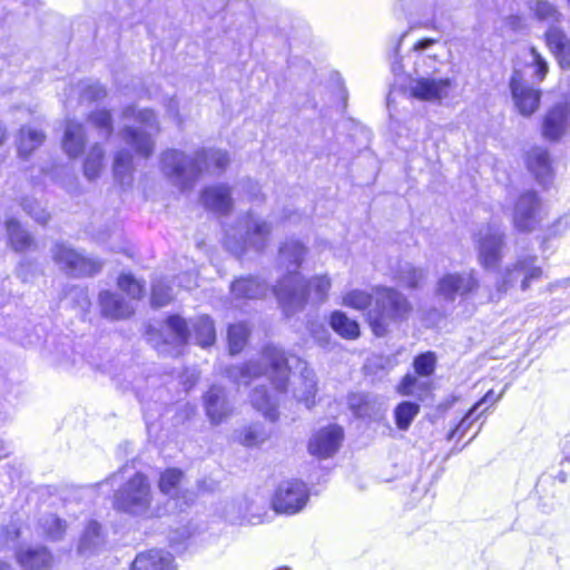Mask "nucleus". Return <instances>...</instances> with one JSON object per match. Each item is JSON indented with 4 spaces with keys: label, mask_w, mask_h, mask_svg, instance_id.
Masks as SVG:
<instances>
[{
    "label": "nucleus",
    "mask_w": 570,
    "mask_h": 570,
    "mask_svg": "<svg viewBox=\"0 0 570 570\" xmlns=\"http://www.w3.org/2000/svg\"><path fill=\"white\" fill-rule=\"evenodd\" d=\"M307 252V247L294 238L279 245L276 263L282 275L273 286V293L286 315L304 309L312 292L317 303L327 299L331 278L326 274L307 278L301 273Z\"/></svg>",
    "instance_id": "obj_1"
},
{
    "label": "nucleus",
    "mask_w": 570,
    "mask_h": 570,
    "mask_svg": "<svg viewBox=\"0 0 570 570\" xmlns=\"http://www.w3.org/2000/svg\"><path fill=\"white\" fill-rule=\"evenodd\" d=\"M229 164L226 150L202 147L193 155L177 148H167L159 156V168L164 177L180 191L195 187L203 171L214 166L225 170Z\"/></svg>",
    "instance_id": "obj_2"
},
{
    "label": "nucleus",
    "mask_w": 570,
    "mask_h": 570,
    "mask_svg": "<svg viewBox=\"0 0 570 570\" xmlns=\"http://www.w3.org/2000/svg\"><path fill=\"white\" fill-rule=\"evenodd\" d=\"M261 375H266L275 390L279 392L286 390L289 366L285 352L277 345L272 343L265 344L259 360H250L226 368V376L238 385H248Z\"/></svg>",
    "instance_id": "obj_3"
},
{
    "label": "nucleus",
    "mask_w": 570,
    "mask_h": 570,
    "mask_svg": "<svg viewBox=\"0 0 570 570\" xmlns=\"http://www.w3.org/2000/svg\"><path fill=\"white\" fill-rule=\"evenodd\" d=\"M112 3L114 18L105 17L100 19L95 29V38L104 42L105 40L118 42L119 30L131 28L144 23L149 33H154L151 28V17L158 11V4L153 0H110Z\"/></svg>",
    "instance_id": "obj_4"
},
{
    "label": "nucleus",
    "mask_w": 570,
    "mask_h": 570,
    "mask_svg": "<svg viewBox=\"0 0 570 570\" xmlns=\"http://www.w3.org/2000/svg\"><path fill=\"white\" fill-rule=\"evenodd\" d=\"M411 311L412 304L403 293L393 287H377L374 304L367 311V322L376 337H384L391 325L406 320Z\"/></svg>",
    "instance_id": "obj_5"
},
{
    "label": "nucleus",
    "mask_w": 570,
    "mask_h": 570,
    "mask_svg": "<svg viewBox=\"0 0 570 570\" xmlns=\"http://www.w3.org/2000/svg\"><path fill=\"white\" fill-rule=\"evenodd\" d=\"M543 269L539 264V257L534 254H520L515 261L499 269L494 287L490 294V301H500L510 289L519 287L527 292L533 282L542 277Z\"/></svg>",
    "instance_id": "obj_6"
},
{
    "label": "nucleus",
    "mask_w": 570,
    "mask_h": 570,
    "mask_svg": "<svg viewBox=\"0 0 570 570\" xmlns=\"http://www.w3.org/2000/svg\"><path fill=\"white\" fill-rule=\"evenodd\" d=\"M124 117H134L142 126H124L120 130L124 142L137 155L149 158L155 150L153 131L159 130L156 114L148 108L136 110V107L130 105L124 109Z\"/></svg>",
    "instance_id": "obj_7"
},
{
    "label": "nucleus",
    "mask_w": 570,
    "mask_h": 570,
    "mask_svg": "<svg viewBox=\"0 0 570 570\" xmlns=\"http://www.w3.org/2000/svg\"><path fill=\"white\" fill-rule=\"evenodd\" d=\"M271 233V223L256 218L252 213H248L244 218L239 235L227 234L224 245L238 258H242L248 252L261 254L267 247Z\"/></svg>",
    "instance_id": "obj_8"
},
{
    "label": "nucleus",
    "mask_w": 570,
    "mask_h": 570,
    "mask_svg": "<svg viewBox=\"0 0 570 570\" xmlns=\"http://www.w3.org/2000/svg\"><path fill=\"white\" fill-rule=\"evenodd\" d=\"M151 501L148 478L136 472L115 492L114 507L117 511L129 515L145 517L150 512Z\"/></svg>",
    "instance_id": "obj_9"
},
{
    "label": "nucleus",
    "mask_w": 570,
    "mask_h": 570,
    "mask_svg": "<svg viewBox=\"0 0 570 570\" xmlns=\"http://www.w3.org/2000/svg\"><path fill=\"white\" fill-rule=\"evenodd\" d=\"M50 252L55 264L71 277L95 276L104 266L102 261L86 256L65 242H56Z\"/></svg>",
    "instance_id": "obj_10"
},
{
    "label": "nucleus",
    "mask_w": 570,
    "mask_h": 570,
    "mask_svg": "<svg viewBox=\"0 0 570 570\" xmlns=\"http://www.w3.org/2000/svg\"><path fill=\"white\" fill-rule=\"evenodd\" d=\"M308 485L298 479L281 481L274 490L271 507L277 514L294 515L304 510L309 501Z\"/></svg>",
    "instance_id": "obj_11"
},
{
    "label": "nucleus",
    "mask_w": 570,
    "mask_h": 570,
    "mask_svg": "<svg viewBox=\"0 0 570 570\" xmlns=\"http://www.w3.org/2000/svg\"><path fill=\"white\" fill-rule=\"evenodd\" d=\"M507 234L503 227L490 223L484 230L475 235L478 262L485 271L491 272L499 267L503 259Z\"/></svg>",
    "instance_id": "obj_12"
},
{
    "label": "nucleus",
    "mask_w": 570,
    "mask_h": 570,
    "mask_svg": "<svg viewBox=\"0 0 570 570\" xmlns=\"http://www.w3.org/2000/svg\"><path fill=\"white\" fill-rule=\"evenodd\" d=\"M166 336L160 332L148 331V341L159 354H170L173 346L181 347L188 343L190 328L185 318L177 314L169 315L166 321Z\"/></svg>",
    "instance_id": "obj_13"
},
{
    "label": "nucleus",
    "mask_w": 570,
    "mask_h": 570,
    "mask_svg": "<svg viewBox=\"0 0 570 570\" xmlns=\"http://www.w3.org/2000/svg\"><path fill=\"white\" fill-rule=\"evenodd\" d=\"M480 287L475 269L445 273L436 283V293L446 302H454L458 296L466 297Z\"/></svg>",
    "instance_id": "obj_14"
},
{
    "label": "nucleus",
    "mask_w": 570,
    "mask_h": 570,
    "mask_svg": "<svg viewBox=\"0 0 570 570\" xmlns=\"http://www.w3.org/2000/svg\"><path fill=\"white\" fill-rule=\"evenodd\" d=\"M454 85V79L449 76L414 77L410 81V92L417 100L441 104L449 98Z\"/></svg>",
    "instance_id": "obj_15"
},
{
    "label": "nucleus",
    "mask_w": 570,
    "mask_h": 570,
    "mask_svg": "<svg viewBox=\"0 0 570 570\" xmlns=\"http://www.w3.org/2000/svg\"><path fill=\"white\" fill-rule=\"evenodd\" d=\"M438 42L439 40L435 38H423L413 45V73L415 77L441 76V69L445 63L433 51Z\"/></svg>",
    "instance_id": "obj_16"
},
{
    "label": "nucleus",
    "mask_w": 570,
    "mask_h": 570,
    "mask_svg": "<svg viewBox=\"0 0 570 570\" xmlns=\"http://www.w3.org/2000/svg\"><path fill=\"white\" fill-rule=\"evenodd\" d=\"M509 87L514 105L521 115L531 116L539 108L541 90L527 83L523 80L521 71L513 70Z\"/></svg>",
    "instance_id": "obj_17"
},
{
    "label": "nucleus",
    "mask_w": 570,
    "mask_h": 570,
    "mask_svg": "<svg viewBox=\"0 0 570 570\" xmlns=\"http://www.w3.org/2000/svg\"><path fill=\"white\" fill-rule=\"evenodd\" d=\"M343 439L344 430L336 424H330L309 438L308 452L318 459L331 458L340 450Z\"/></svg>",
    "instance_id": "obj_18"
},
{
    "label": "nucleus",
    "mask_w": 570,
    "mask_h": 570,
    "mask_svg": "<svg viewBox=\"0 0 570 570\" xmlns=\"http://www.w3.org/2000/svg\"><path fill=\"white\" fill-rule=\"evenodd\" d=\"M540 205L541 200L535 191L528 190L520 195L513 209V225L519 232L534 228Z\"/></svg>",
    "instance_id": "obj_19"
},
{
    "label": "nucleus",
    "mask_w": 570,
    "mask_h": 570,
    "mask_svg": "<svg viewBox=\"0 0 570 570\" xmlns=\"http://www.w3.org/2000/svg\"><path fill=\"white\" fill-rule=\"evenodd\" d=\"M570 127V105L558 102L546 114L542 121V135L549 140H559Z\"/></svg>",
    "instance_id": "obj_20"
},
{
    "label": "nucleus",
    "mask_w": 570,
    "mask_h": 570,
    "mask_svg": "<svg viewBox=\"0 0 570 570\" xmlns=\"http://www.w3.org/2000/svg\"><path fill=\"white\" fill-rule=\"evenodd\" d=\"M184 478V472L178 468H167L159 475L158 488L159 491L169 497L177 498L179 510L183 511L185 507H189L194 501V493L179 489V484Z\"/></svg>",
    "instance_id": "obj_21"
},
{
    "label": "nucleus",
    "mask_w": 570,
    "mask_h": 570,
    "mask_svg": "<svg viewBox=\"0 0 570 570\" xmlns=\"http://www.w3.org/2000/svg\"><path fill=\"white\" fill-rule=\"evenodd\" d=\"M527 168L533 175L537 183L547 186L552 181L553 170L550 153L547 148L534 146L527 153Z\"/></svg>",
    "instance_id": "obj_22"
},
{
    "label": "nucleus",
    "mask_w": 570,
    "mask_h": 570,
    "mask_svg": "<svg viewBox=\"0 0 570 570\" xmlns=\"http://www.w3.org/2000/svg\"><path fill=\"white\" fill-rule=\"evenodd\" d=\"M200 200L205 208L218 214H228L234 206L232 189L225 184L205 187Z\"/></svg>",
    "instance_id": "obj_23"
},
{
    "label": "nucleus",
    "mask_w": 570,
    "mask_h": 570,
    "mask_svg": "<svg viewBox=\"0 0 570 570\" xmlns=\"http://www.w3.org/2000/svg\"><path fill=\"white\" fill-rule=\"evenodd\" d=\"M206 415L213 424H219L232 412L226 391L222 386L213 385L204 394Z\"/></svg>",
    "instance_id": "obj_24"
},
{
    "label": "nucleus",
    "mask_w": 570,
    "mask_h": 570,
    "mask_svg": "<svg viewBox=\"0 0 570 570\" xmlns=\"http://www.w3.org/2000/svg\"><path fill=\"white\" fill-rule=\"evenodd\" d=\"M445 4L444 0H399L394 8V13L399 18L409 20L410 17L421 14L426 8L433 7L434 13L431 21L432 28L435 30H443V23L436 19V11L441 10Z\"/></svg>",
    "instance_id": "obj_25"
},
{
    "label": "nucleus",
    "mask_w": 570,
    "mask_h": 570,
    "mask_svg": "<svg viewBox=\"0 0 570 570\" xmlns=\"http://www.w3.org/2000/svg\"><path fill=\"white\" fill-rule=\"evenodd\" d=\"M546 43L557 59L561 69L570 68V38L556 26H550L544 32Z\"/></svg>",
    "instance_id": "obj_26"
},
{
    "label": "nucleus",
    "mask_w": 570,
    "mask_h": 570,
    "mask_svg": "<svg viewBox=\"0 0 570 570\" xmlns=\"http://www.w3.org/2000/svg\"><path fill=\"white\" fill-rule=\"evenodd\" d=\"M18 563L26 570H45L51 566L52 554L45 546L21 548L16 552Z\"/></svg>",
    "instance_id": "obj_27"
},
{
    "label": "nucleus",
    "mask_w": 570,
    "mask_h": 570,
    "mask_svg": "<svg viewBox=\"0 0 570 570\" xmlns=\"http://www.w3.org/2000/svg\"><path fill=\"white\" fill-rule=\"evenodd\" d=\"M87 144L86 128L76 120H68L62 138V149L69 158H78L83 154Z\"/></svg>",
    "instance_id": "obj_28"
},
{
    "label": "nucleus",
    "mask_w": 570,
    "mask_h": 570,
    "mask_svg": "<svg viewBox=\"0 0 570 570\" xmlns=\"http://www.w3.org/2000/svg\"><path fill=\"white\" fill-rule=\"evenodd\" d=\"M98 301L104 317L124 320L134 314V308L122 297L110 291H101Z\"/></svg>",
    "instance_id": "obj_29"
},
{
    "label": "nucleus",
    "mask_w": 570,
    "mask_h": 570,
    "mask_svg": "<svg viewBox=\"0 0 570 570\" xmlns=\"http://www.w3.org/2000/svg\"><path fill=\"white\" fill-rule=\"evenodd\" d=\"M173 556L164 550H149L138 553L130 570H175Z\"/></svg>",
    "instance_id": "obj_30"
},
{
    "label": "nucleus",
    "mask_w": 570,
    "mask_h": 570,
    "mask_svg": "<svg viewBox=\"0 0 570 570\" xmlns=\"http://www.w3.org/2000/svg\"><path fill=\"white\" fill-rule=\"evenodd\" d=\"M267 284L256 276H245L230 284V292L235 298L255 299L266 295Z\"/></svg>",
    "instance_id": "obj_31"
},
{
    "label": "nucleus",
    "mask_w": 570,
    "mask_h": 570,
    "mask_svg": "<svg viewBox=\"0 0 570 570\" xmlns=\"http://www.w3.org/2000/svg\"><path fill=\"white\" fill-rule=\"evenodd\" d=\"M134 156L127 149H120L115 154L112 173L115 181L122 188L131 186L134 173Z\"/></svg>",
    "instance_id": "obj_32"
},
{
    "label": "nucleus",
    "mask_w": 570,
    "mask_h": 570,
    "mask_svg": "<svg viewBox=\"0 0 570 570\" xmlns=\"http://www.w3.org/2000/svg\"><path fill=\"white\" fill-rule=\"evenodd\" d=\"M328 324L344 340L354 341L361 336L358 322L350 318L343 311H333L330 315Z\"/></svg>",
    "instance_id": "obj_33"
},
{
    "label": "nucleus",
    "mask_w": 570,
    "mask_h": 570,
    "mask_svg": "<svg viewBox=\"0 0 570 570\" xmlns=\"http://www.w3.org/2000/svg\"><path fill=\"white\" fill-rule=\"evenodd\" d=\"M272 431L262 422H254L235 431L237 441L246 448L262 445L271 438Z\"/></svg>",
    "instance_id": "obj_34"
},
{
    "label": "nucleus",
    "mask_w": 570,
    "mask_h": 570,
    "mask_svg": "<svg viewBox=\"0 0 570 570\" xmlns=\"http://www.w3.org/2000/svg\"><path fill=\"white\" fill-rule=\"evenodd\" d=\"M254 409L261 412L271 422L278 420V411L266 385L256 386L249 395Z\"/></svg>",
    "instance_id": "obj_35"
},
{
    "label": "nucleus",
    "mask_w": 570,
    "mask_h": 570,
    "mask_svg": "<svg viewBox=\"0 0 570 570\" xmlns=\"http://www.w3.org/2000/svg\"><path fill=\"white\" fill-rule=\"evenodd\" d=\"M105 542L101 524L96 520H90L78 543V552L81 554H91L96 552Z\"/></svg>",
    "instance_id": "obj_36"
},
{
    "label": "nucleus",
    "mask_w": 570,
    "mask_h": 570,
    "mask_svg": "<svg viewBox=\"0 0 570 570\" xmlns=\"http://www.w3.org/2000/svg\"><path fill=\"white\" fill-rule=\"evenodd\" d=\"M6 229L9 243L17 253H23L33 244V237L20 225V223L11 217L6 220Z\"/></svg>",
    "instance_id": "obj_37"
},
{
    "label": "nucleus",
    "mask_w": 570,
    "mask_h": 570,
    "mask_svg": "<svg viewBox=\"0 0 570 570\" xmlns=\"http://www.w3.org/2000/svg\"><path fill=\"white\" fill-rule=\"evenodd\" d=\"M45 139L41 130L23 126L19 130L18 136V155L20 158H28L32 151L38 148Z\"/></svg>",
    "instance_id": "obj_38"
},
{
    "label": "nucleus",
    "mask_w": 570,
    "mask_h": 570,
    "mask_svg": "<svg viewBox=\"0 0 570 570\" xmlns=\"http://www.w3.org/2000/svg\"><path fill=\"white\" fill-rule=\"evenodd\" d=\"M553 484L554 478L549 474H542L535 484V493L539 495L538 504L543 513H550L556 508Z\"/></svg>",
    "instance_id": "obj_39"
},
{
    "label": "nucleus",
    "mask_w": 570,
    "mask_h": 570,
    "mask_svg": "<svg viewBox=\"0 0 570 570\" xmlns=\"http://www.w3.org/2000/svg\"><path fill=\"white\" fill-rule=\"evenodd\" d=\"M105 149L101 144H94L85 160H83V175L88 180H94L99 177L104 167Z\"/></svg>",
    "instance_id": "obj_40"
},
{
    "label": "nucleus",
    "mask_w": 570,
    "mask_h": 570,
    "mask_svg": "<svg viewBox=\"0 0 570 570\" xmlns=\"http://www.w3.org/2000/svg\"><path fill=\"white\" fill-rule=\"evenodd\" d=\"M420 412V404L414 401H402L393 411L394 422L400 431H407Z\"/></svg>",
    "instance_id": "obj_41"
},
{
    "label": "nucleus",
    "mask_w": 570,
    "mask_h": 570,
    "mask_svg": "<svg viewBox=\"0 0 570 570\" xmlns=\"http://www.w3.org/2000/svg\"><path fill=\"white\" fill-rule=\"evenodd\" d=\"M195 341L202 347L212 346L216 341V330L214 321L203 315L198 317L193 324Z\"/></svg>",
    "instance_id": "obj_42"
},
{
    "label": "nucleus",
    "mask_w": 570,
    "mask_h": 570,
    "mask_svg": "<svg viewBox=\"0 0 570 570\" xmlns=\"http://www.w3.org/2000/svg\"><path fill=\"white\" fill-rule=\"evenodd\" d=\"M250 331L245 323L230 324L227 330L228 350L232 355H236L245 347Z\"/></svg>",
    "instance_id": "obj_43"
},
{
    "label": "nucleus",
    "mask_w": 570,
    "mask_h": 570,
    "mask_svg": "<svg viewBox=\"0 0 570 570\" xmlns=\"http://www.w3.org/2000/svg\"><path fill=\"white\" fill-rule=\"evenodd\" d=\"M42 533L51 541H59L63 538L67 522L56 514H45L39 520Z\"/></svg>",
    "instance_id": "obj_44"
},
{
    "label": "nucleus",
    "mask_w": 570,
    "mask_h": 570,
    "mask_svg": "<svg viewBox=\"0 0 570 570\" xmlns=\"http://www.w3.org/2000/svg\"><path fill=\"white\" fill-rule=\"evenodd\" d=\"M529 9L537 20L548 22L551 26H554V23H558L561 20V13L557 7L547 0L532 1L529 4Z\"/></svg>",
    "instance_id": "obj_45"
},
{
    "label": "nucleus",
    "mask_w": 570,
    "mask_h": 570,
    "mask_svg": "<svg viewBox=\"0 0 570 570\" xmlns=\"http://www.w3.org/2000/svg\"><path fill=\"white\" fill-rule=\"evenodd\" d=\"M424 277V269L416 267L411 263L405 262L399 265L396 279L407 288H416Z\"/></svg>",
    "instance_id": "obj_46"
},
{
    "label": "nucleus",
    "mask_w": 570,
    "mask_h": 570,
    "mask_svg": "<svg viewBox=\"0 0 570 570\" xmlns=\"http://www.w3.org/2000/svg\"><path fill=\"white\" fill-rule=\"evenodd\" d=\"M438 356L433 351L421 352L414 356L412 366L414 373L421 379L431 377L436 368Z\"/></svg>",
    "instance_id": "obj_47"
},
{
    "label": "nucleus",
    "mask_w": 570,
    "mask_h": 570,
    "mask_svg": "<svg viewBox=\"0 0 570 570\" xmlns=\"http://www.w3.org/2000/svg\"><path fill=\"white\" fill-rule=\"evenodd\" d=\"M87 120L101 134L109 138L114 132V118L111 111L106 108H97L87 115Z\"/></svg>",
    "instance_id": "obj_48"
},
{
    "label": "nucleus",
    "mask_w": 570,
    "mask_h": 570,
    "mask_svg": "<svg viewBox=\"0 0 570 570\" xmlns=\"http://www.w3.org/2000/svg\"><path fill=\"white\" fill-rule=\"evenodd\" d=\"M374 298L363 289H352L343 296V305L357 311H364L371 308Z\"/></svg>",
    "instance_id": "obj_49"
},
{
    "label": "nucleus",
    "mask_w": 570,
    "mask_h": 570,
    "mask_svg": "<svg viewBox=\"0 0 570 570\" xmlns=\"http://www.w3.org/2000/svg\"><path fill=\"white\" fill-rule=\"evenodd\" d=\"M118 287L134 299L144 295V286L130 273H121L117 281Z\"/></svg>",
    "instance_id": "obj_50"
},
{
    "label": "nucleus",
    "mask_w": 570,
    "mask_h": 570,
    "mask_svg": "<svg viewBox=\"0 0 570 570\" xmlns=\"http://www.w3.org/2000/svg\"><path fill=\"white\" fill-rule=\"evenodd\" d=\"M22 209L32 217L39 224H47L50 215L49 213L41 206V204L31 197H24L21 200Z\"/></svg>",
    "instance_id": "obj_51"
},
{
    "label": "nucleus",
    "mask_w": 570,
    "mask_h": 570,
    "mask_svg": "<svg viewBox=\"0 0 570 570\" xmlns=\"http://www.w3.org/2000/svg\"><path fill=\"white\" fill-rule=\"evenodd\" d=\"M420 379L421 377H419L415 373L405 374L397 384V393L403 396H412L415 394L416 389L428 390L429 384H426L425 382H421Z\"/></svg>",
    "instance_id": "obj_52"
},
{
    "label": "nucleus",
    "mask_w": 570,
    "mask_h": 570,
    "mask_svg": "<svg viewBox=\"0 0 570 570\" xmlns=\"http://www.w3.org/2000/svg\"><path fill=\"white\" fill-rule=\"evenodd\" d=\"M173 299L171 288L161 283L154 284L151 287L150 302L154 307H164Z\"/></svg>",
    "instance_id": "obj_53"
},
{
    "label": "nucleus",
    "mask_w": 570,
    "mask_h": 570,
    "mask_svg": "<svg viewBox=\"0 0 570 570\" xmlns=\"http://www.w3.org/2000/svg\"><path fill=\"white\" fill-rule=\"evenodd\" d=\"M67 295L72 298L75 305L83 314H86L89 311L91 302L88 295V289L86 287L72 286L68 289Z\"/></svg>",
    "instance_id": "obj_54"
},
{
    "label": "nucleus",
    "mask_w": 570,
    "mask_h": 570,
    "mask_svg": "<svg viewBox=\"0 0 570 570\" xmlns=\"http://www.w3.org/2000/svg\"><path fill=\"white\" fill-rule=\"evenodd\" d=\"M194 9L202 10L206 16L213 17L224 9L227 0H188Z\"/></svg>",
    "instance_id": "obj_55"
},
{
    "label": "nucleus",
    "mask_w": 570,
    "mask_h": 570,
    "mask_svg": "<svg viewBox=\"0 0 570 570\" xmlns=\"http://www.w3.org/2000/svg\"><path fill=\"white\" fill-rule=\"evenodd\" d=\"M532 56L531 67L533 68V77L538 82H542L549 72V65L541 53L535 49L530 50Z\"/></svg>",
    "instance_id": "obj_56"
},
{
    "label": "nucleus",
    "mask_w": 570,
    "mask_h": 570,
    "mask_svg": "<svg viewBox=\"0 0 570 570\" xmlns=\"http://www.w3.org/2000/svg\"><path fill=\"white\" fill-rule=\"evenodd\" d=\"M81 98L89 102L100 101L107 96L105 86L99 82H89L81 88Z\"/></svg>",
    "instance_id": "obj_57"
},
{
    "label": "nucleus",
    "mask_w": 570,
    "mask_h": 570,
    "mask_svg": "<svg viewBox=\"0 0 570 570\" xmlns=\"http://www.w3.org/2000/svg\"><path fill=\"white\" fill-rule=\"evenodd\" d=\"M478 411L472 406L462 420L448 434V440H453L456 435H464L474 422V415Z\"/></svg>",
    "instance_id": "obj_58"
},
{
    "label": "nucleus",
    "mask_w": 570,
    "mask_h": 570,
    "mask_svg": "<svg viewBox=\"0 0 570 570\" xmlns=\"http://www.w3.org/2000/svg\"><path fill=\"white\" fill-rule=\"evenodd\" d=\"M407 33H409V29L403 31L400 35L397 42L393 49V60L391 62V70L395 76H401V75L405 73V68L402 62L403 58L400 56V47H401L403 39L407 36Z\"/></svg>",
    "instance_id": "obj_59"
},
{
    "label": "nucleus",
    "mask_w": 570,
    "mask_h": 570,
    "mask_svg": "<svg viewBox=\"0 0 570 570\" xmlns=\"http://www.w3.org/2000/svg\"><path fill=\"white\" fill-rule=\"evenodd\" d=\"M16 273L22 282H29L37 273V264L33 261L24 257L17 266Z\"/></svg>",
    "instance_id": "obj_60"
},
{
    "label": "nucleus",
    "mask_w": 570,
    "mask_h": 570,
    "mask_svg": "<svg viewBox=\"0 0 570 570\" xmlns=\"http://www.w3.org/2000/svg\"><path fill=\"white\" fill-rule=\"evenodd\" d=\"M505 26L514 32H519L524 28L523 19L518 14H511L505 19Z\"/></svg>",
    "instance_id": "obj_61"
},
{
    "label": "nucleus",
    "mask_w": 570,
    "mask_h": 570,
    "mask_svg": "<svg viewBox=\"0 0 570 570\" xmlns=\"http://www.w3.org/2000/svg\"><path fill=\"white\" fill-rule=\"evenodd\" d=\"M502 396V393L494 395L493 390H489L482 399H480L473 407L478 411L483 404H494L498 402Z\"/></svg>",
    "instance_id": "obj_62"
},
{
    "label": "nucleus",
    "mask_w": 570,
    "mask_h": 570,
    "mask_svg": "<svg viewBox=\"0 0 570 570\" xmlns=\"http://www.w3.org/2000/svg\"><path fill=\"white\" fill-rule=\"evenodd\" d=\"M570 227V216L566 215L560 217L552 226L551 233L554 235L562 234Z\"/></svg>",
    "instance_id": "obj_63"
},
{
    "label": "nucleus",
    "mask_w": 570,
    "mask_h": 570,
    "mask_svg": "<svg viewBox=\"0 0 570 570\" xmlns=\"http://www.w3.org/2000/svg\"><path fill=\"white\" fill-rule=\"evenodd\" d=\"M312 373L305 368L303 375L305 377V384H306V397L305 400L308 401V399L312 396H315L316 393V382L313 377H309Z\"/></svg>",
    "instance_id": "obj_64"
}]
</instances>
